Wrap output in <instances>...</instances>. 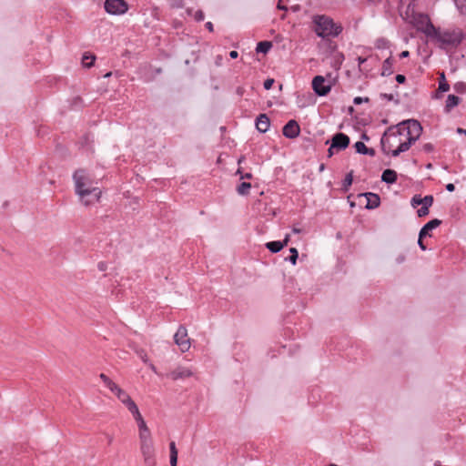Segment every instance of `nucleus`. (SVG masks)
<instances>
[{
	"label": "nucleus",
	"mask_w": 466,
	"mask_h": 466,
	"mask_svg": "<svg viewBox=\"0 0 466 466\" xmlns=\"http://www.w3.org/2000/svg\"><path fill=\"white\" fill-rule=\"evenodd\" d=\"M423 19L426 23V26L420 27L421 32L424 33L427 37L437 42L441 48L457 47L462 42L464 35L461 29L456 28L441 31L440 28H436L433 25L430 17H424Z\"/></svg>",
	"instance_id": "obj_1"
},
{
	"label": "nucleus",
	"mask_w": 466,
	"mask_h": 466,
	"mask_svg": "<svg viewBox=\"0 0 466 466\" xmlns=\"http://www.w3.org/2000/svg\"><path fill=\"white\" fill-rule=\"evenodd\" d=\"M73 179L75 181L76 193L86 206L91 203V201L86 199V197L93 195L95 200H99L101 190L96 186L97 183L94 177L86 169L80 168L76 170L73 174Z\"/></svg>",
	"instance_id": "obj_2"
},
{
	"label": "nucleus",
	"mask_w": 466,
	"mask_h": 466,
	"mask_svg": "<svg viewBox=\"0 0 466 466\" xmlns=\"http://www.w3.org/2000/svg\"><path fill=\"white\" fill-rule=\"evenodd\" d=\"M408 124H403V121L398 125L391 126L386 129L380 139L381 150L384 154L389 155L395 146L403 143L401 137L407 138Z\"/></svg>",
	"instance_id": "obj_3"
},
{
	"label": "nucleus",
	"mask_w": 466,
	"mask_h": 466,
	"mask_svg": "<svg viewBox=\"0 0 466 466\" xmlns=\"http://www.w3.org/2000/svg\"><path fill=\"white\" fill-rule=\"evenodd\" d=\"M314 32L321 38L337 37L342 32V26L334 23L333 19L321 15L313 17Z\"/></svg>",
	"instance_id": "obj_4"
},
{
	"label": "nucleus",
	"mask_w": 466,
	"mask_h": 466,
	"mask_svg": "<svg viewBox=\"0 0 466 466\" xmlns=\"http://www.w3.org/2000/svg\"><path fill=\"white\" fill-rule=\"evenodd\" d=\"M403 124H408L407 139L403 143H400L395 149L391 148L390 154L392 157H398L400 153L408 151L422 133V127L418 120L407 119L403 121Z\"/></svg>",
	"instance_id": "obj_5"
},
{
	"label": "nucleus",
	"mask_w": 466,
	"mask_h": 466,
	"mask_svg": "<svg viewBox=\"0 0 466 466\" xmlns=\"http://www.w3.org/2000/svg\"><path fill=\"white\" fill-rule=\"evenodd\" d=\"M104 8L110 15H120L127 12L128 4L125 0H105Z\"/></svg>",
	"instance_id": "obj_6"
},
{
	"label": "nucleus",
	"mask_w": 466,
	"mask_h": 466,
	"mask_svg": "<svg viewBox=\"0 0 466 466\" xmlns=\"http://www.w3.org/2000/svg\"><path fill=\"white\" fill-rule=\"evenodd\" d=\"M326 78L323 76H316L313 77L311 85L315 94L319 96H327L332 87V83L325 84Z\"/></svg>",
	"instance_id": "obj_7"
},
{
	"label": "nucleus",
	"mask_w": 466,
	"mask_h": 466,
	"mask_svg": "<svg viewBox=\"0 0 466 466\" xmlns=\"http://www.w3.org/2000/svg\"><path fill=\"white\" fill-rule=\"evenodd\" d=\"M174 341L179 347L182 352H186L190 348V339L187 336V330L185 326L180 325L174 335Z\"/></svg>",
	"instance_id": "obj_8"
},
{
	"label": "nucleus",
	"mask_w": 466,
	"mask_h": 466,
	"mask_svg": "<svg viewBox=\"0 0 466 466\" xmlns=\"http://www.w3.org/2000/svg\"><path fill=\"white\" fill-rule=\"evenodd\" d=\"M331 148H336V151H341L346 149L350 143V139L348 135L338 132L334 134L330 139Z\"/></svg>",
	"instance_id": "obj_9"
},
{
	"label": "nucleus",
	"mask_w": 466,
	"mask_h": 466,
	"mask_svg": "<svg viewBox=\"0 0 466 466\" xmlns=\"http://www.w3.org/2000/svg\"><path fill=\"white\" fill-rule=\"evenodd\" d=\"M282 134L285 137L290 139L298 137L300 134V127L299 123L294 119L288 121L282 128Z\"/></svg>",
	"instance_id": "obj_10"
},
{
	"label": "nucleus",
	"mask_w": 466,
	"mask_h": 466,
	"mask_svg": "<svg viewBox=\"0 0 466 466\" xmlns=\"http://www.w3.org/2000/svg\"><path fill=\"white\" fill-rule=\"evenodd\" d=\"M140 451L146 463H151L154 456V447L152 440L140 442Z\"/></svg>",
	"instance_id": "obj_11"
},
{
	"label": "nucleus",
	"mask_w": 466,
	"mask_h": 466,
	"mask_svg": "<svg viewBox=\"0 0 466 466\" xmlns=\"http://www.w3.org/2000/svg\"><path fill=\"white\" fill-rule=\"evenodd\" d=\"M359 197H365L367 199V203L365 208L367 209H374L380 205V198L378 194L372 192H366L359 194Z\"/></svg>",
	"instance_id": "obj_12"
},
{
	"label": "nucleus",
	"mask_w": 466,
	"mask_h": 466,
	"mask_svg": "<svg viewBox=\"0 0 466 466\" xmlns=\"http://www.w3.org/2000/svg\"><path fill=\"white\" fill-rule=\"evenodd\" d=\"M193 375L192 371L185 367H177L174 370L170 371L167 374V377L170 378L172 380H177L180 379H186L189 378Z\"/></svg>",
	"instance_id": "obj_13"
},
{
	"label": "nucleus",
	"mask_w": 466,
	"mask_h": 466,
	"mask_svg": "<svg viewBox=\"0 0 466 466\" xmlns=\"http://www.w3.org/2000/svg\"><path fill=\"white\" fill-rule=\"evenodd\" d=\"M270 126V119L267 114H259L256 119V127L260 133H266Z\"/></svg>",
	"instance_id": "obj_14"
},
{
	"label": "nucleus",
	"mask_w": 466,
	"mask_h": 466,
	"mask_svg": "<svg viewBox=\"0 0 466 466\" xmlns=\"http://www.w3.org/2000/svg\"><path fill=\"white\" fill-rule=\"evenodd\" d=\"M441 224V220L433 218L427 222L420 230V238H424L427 236H431L430 231L435 229Z\"/></svg>",
	"instance_id": "obj_15"
},
{
	"label": "nucleus",
	"mask_w": 466,
	"mask_h": 466,
	"mask_svg": "<svg viewBox=\"0 0 466 466\" xmlns=\"http://www.w3.org/2000/svg\"><path fill=\"white\" fill-rule=\"evenodd\" d=\"M113 393H115L117 397V399L126 405L127 409L131 407V405L135 404V401L130 398L127 392H126L124 390L120 389L119 387L117 390H116Z\"/></svg>",
	"instance_id": "obj_16"
},
{
	"label": "nucleus",
	"mask_w": 466,
	"mask_h": 466,
	"mask_svg": "<svg viewBox=\"0 0 466 466\" xmlns=\"http://www.w3.org/2000/svg\"><path fill=\"white\" fill-rule=\"evenodd\" d=\"M398 179L397 172L393 169L387 168L381 174V181L387 184H394Z\"/></svg>",
	"instance_id": "obj_17"
},
{
	"label": "nucleus",
	"mask_w": 466,
	"mask_h": 466,
	"mask_svg": "<svg viewBox=\"0 0 466 466\" xmlns=\"http://www.w3.org/2000/svg\"><path fill=\"white\" fill-rule=\"evenodd\" d=\"M393 63L394 60L391 56L386 58L382 64L381 67V76H389L393 74Z\"/></svg>",
	"instance_id": "obj_18"
},
{
	"label": "nucleus",
	"mask_w": 466,
	"mask_h": 466,
	"mask_svg": "<svg viewBox=\"0 0 466 466\" xmlns=\"http://www.w3.org/2000/svg\"><path fill=\"white\" fill-rule=\"evenodd\" d=\"M461 102V98L455 95H449L446 100V105L444 107V111L449 113L451 111L453 107L458 106Z\"/></svg>",
	"instance_id": "obj_19"
},
{
	"label": "nucleus",
	"mask_w": 466,
	"mask_h": 466,
	"mask_svg": "<svg viewBox=\"0 0 466 466\" xmlns=\"http://www.w3.org/2000/svg\"><path fill=\"white\" fill-rule=\"evenodd\" d=\"M127 410L131 412V414L133 415L134 419L137 422V426H144V424L146 422H145L142 415L140 414L139 410H138L137 404L135 403L134 405H131V407H129V409H127Z\"/></svg>",
	"instance_id": "obj_20"
},
{
	"label": "nucleus",
	"mask_w": 466,
	"mask_h": 466,
	"mask_svg": "<svg viewBox=\"0 0 466 466\" xmlns=\"http://www.w3.org/2000/svg\"><path fill=\"white\" fill-rule=\"evenodd\" d=\"M169 462L170 466H177V449L176 447V443L174 441H171L169 443Z\"/></svg>",
	"instance_id": "obj_21"
},
{
	"label": "nucleus",
	"mask_w": 466,
	"mask_h": 466,
	"mask_svg": "<svg viewBox=\"0 0 466 466\" xmlns=\"http://www.w3.org/2000/svg\"><path fill=\"white\" fill-rule=\"evenodd\" d=\"M96 61V56L90 53H85L82 56V65L86 68H91Z\"/></svg>",
	"instance_id": "obj_22"
},
{
	"label": "nucleus",
	"mask_w": 466,
	"mask_h": 466,
	"mask_svg": "<svg viewBox=\"0 0 466 466\" xmlns=\"http://www.w3.org/2000/svg\"><path fill=\"white\" fill-rule=\"evenodd\" d=\"M272 47L270 41H260L257 44L256 52L267 54Z\"/></svg>",
	"instance_id": "obj_23"
},
{
	"label": "nucleus",
	"mask_w": 466,
	"mask_h": 466,
	"mask_svg": "<svg viewBox=\"0 0 466 466\" xmlns=\"http://www.w3.org/2000/svg\"><path fill=\"white\" fill-rule=\"evenodd\" d=\"M251 188V184L249 182H241L238 185L236 190L240 196H248L249 195V190Z\"/></svg>",
	"instance_id": "obj_24"
},
{
	"label": "nucleus",
	"mask_w": 466,
	"mask_h": 466,
	"mask_svg": "<svg viewBox=\"0 0 466 466\" xmlns=\"http://www.w3.org/2000/svg\"><path fill=\"white\" fill-rule=\"evenodd\" d=\"M138 429L140 442L146 441L147 440H152L150 431L146 423L144 424V426H138Z\"/></svg>",
	"instance_id": "obj_25"
},
{
	"label": "nucleus",
	"mask_w": 466,
	"mask_h": 466,
	"mask_svg": "<svg viewBox=\"0 0 466 466\" xmlns=\"http://www.w3.org/2000/svg\"><path fill=\"white\" fill-rule=\"evenodd\" d=\"M102 381L105 383V385L112 391L114 392L116 390H117L118 386L106 374L101 373L99 375Z\"/></svg>",
	"instance_id": "obj_26"
},
{
	"label": "nucleus",
	"mask_w": 466,
	"mask_h": 466,
	"mask_svg": "<svg viewBox=\"0 0 466 466\" xmlns=\"http://www.w3.org/2000/svg\"><path fill=\"white\" fill-rule=\"evenodd\" d=\"M352 182H353V170L349 172L346 175L345 178L343 179L342 187H341L342 191H344V192L349 191L350 186L352 185Z\"/></svg>",
	"instance_id": "obj_27"
},
{
	"label": "nucleus",
	"mask_w": 466,
	"mask_h": 466,
	"mask_svg": "<svg viewBox=\"0 0 466 466\" xmlns=\"http://www.w3.org/2000/svg\"><path fill=\"white\" fill-rule=\"evenodd\" d=\"M266 248L271 253H278L283 248V244L280 241H269L266 243Z\"/></svg>",
	"instance_id": "obj_28"
},
{
	"label": "nucleus",
	"mask_w": 466,
	"mask_h": 466,
	"mask_svg": "<svg viewBox=\"0 0 466 466\" xmlns=\"http://www.w3.org/2000/svg\"><path fill=\"white\" fill-rule=\"evenodd\" d=\"M450 85L448 84L444 73L441 74L440 80H439V86H438V92L439 93H444L449 91Z\"/></svg>",
	"instance_id": "obj_29"
},
{
	"label": "nucleus",
	"mask_w": 466,
	"mask_h": 466,
	"mask_svg": "<svg viewBox=\"0 0 466 466\" xmlns=\"http://www.w3.org/2000/svg\"><path fill=\"white\" fill-rule=\"evenodd\" d=\"M344 61V55L342 53H338L335 57L334 61L331 63L332 67L335 68V70H339L342 65V62Z\"/></svg>",
	"instance_id": "obj_30"
},
{
	"label": "nucleus",
	"mask_w": 466,
	"mask_h": 466,
	"mask_svg": "<svg viewBox=\"0 0 466 466\" xmlns=\"http://www.w3.org/2000/svg\"><path fill=\"white\" fill-rule=\"evenodd\" d=\"M289 252L290 255L286 258V260H289L292 265H296L299 258V251L296 248H290Z\"/></svg>",
	"instance_id": "obj_31"
},
{
	"label": "nucleus",
	"mask_w": 466,
	"mask_h": 466,
	"mask_svg": "<svg viewBox=\"0 0 466 466\" xmlns=\"http://www.w3.org/2000/svg\"><path fill=\"white\" fill-rule=\"evenodd\" d=\"M354 148L357 153L364 155L368 149V147L362 141H358L354 144Z\"/></svg>",
	"instance_id": "obj_32"
},
{
	"label": "nucleus",
	"mask_w": 466,
	"mask_h": 466,
	"mask_svg": "<svg viewBox=\"0 0 466 466\" xmlns=\"http://www.w3.org/2000/svg\"><path fill=\"white\" fill-rule=\"evenodd\" d=\"M422 197L420 195H414L411 198L410 204L413 208L422 206Z\"/></svg>",
	"instance_id": "obj_33"
},
{
	"label": "nucleus",
	"mask_w": 466,
	"mask_h": 466,
	"mask_svg": "<svg viewBox=\"0 0 466 466\" xmlns=\"http://www.w3.org/2000/svg\"><path fill=\"white\" fill-rule=\"evenodd\" d=\"M236 175H239L240 179H251L253 175L249 172L243 173L242 168L239 167L236 171Z\"/></svg>",
	"instance_id": "obj_34"
},
{
	"label": "nucleus",
	"mask_w": 466,
	"mask_h": 466,
	"mask_svg": "<svg viewBox=\"0 0 466 466\" xmlns=\"http://www.w3.org/2000/svg\"><path fill=\"white\" fill-rule=\"evenodd\" d=\"M453 87L457 93H460V94L466 93V84L463 82L456 83Z\"/></svg>",
	"instance_id": "obj_35"
},
{
	"label": "nucleus",
	"mask_w": 466,
	"mask_h": 466,
	"mask_svg": "<svg viewBox=\"0 0 466 466\" xmlns=\"http://www.w3.org/2000/svg\"><path fill=\"white\" fill-rule=\"evenodd\" d=\"M434 198L432 195H426L422 198V206H427L429 208L433 204Z\"/></svg>",
	"instance_id": "obj_36"
},
{
	"label": "nucleus",
	"mask_w": 466,
	"mask_h": 466,
	"mask_svg": "<svg viewBox=\"0 0 466 466\" xmlns=\"http://www.w3.org/2000/svg\"><path fill=\"white\" fill-rule=\"evenodd\" d=\"M417 214L419 218L427 216L429 214V208L427 206H421V208L417 210Z\"/></svg>",
	"instance_id": "obj_37"
},
{
	"label": "nucleus",
	"mask_w": 466,
	"mask_h": 466,
	"mask_svg": "<svg viewBox=\"0 0 466 466\" xmlns=\"http://www.w3.org/2000/svg\"><path fill=\"white\" fill-rule=\"evenodd\" d=\"M424 17H429V16L426 15H420L419 19L417 20L418 30H420V31H421L420 27L426 26V23L424 22V19H423Z\"/></svg>",
	"instance_id": "obj_38"
},
{
	"label": "nucleus",
	"mask_w": 466,
	"mask_h": 466,
	"mask_svg": "<svg viewBox=\"0 0 466 466\" xmlns=\"http://www.w3.org/2000/svg\"><path fill=\"white\" fill-rule=\"evenodd\" d=\"M275 83V80L273 78H268L264 81L263 86L266 90H269L273 84Z\"/></svg>",
	"instance_id": "obj_39"
},
{
	"label": "nucleus",
	"mask_w": 466,
	"mask_h": 466,
	"mask_svg": "<svg viewBox=\"0 0 466 466\" xmlns=\"http://www.w3.org/2000/svg\"><path fill=\"white\" fill-rule=\"evenodd\" d=\"M422 150L426 153H431L434 151V146L431 143H425L422 146Z\"/></svg>",
	"instance_id": "obj_40"
},
{
	"label": "nucleus",
	"mask_w": 466,
	"mask_h": 466,
	"mask_svg": "<svg viewBox=\"0 0 466 466\" xmlns=\"http://www.w3.org/2000/svg\"><path fill=\"white\" fill-rule=\"evenodd\" d=\"M370 101V98L369 97H361V96H356L354 99H353V103L355 105H360L362 104L363 102L365 103H368Z\"/></svg>",
	"instance_id": "obj_41"
},
{
	"label": "nucleus",
	"mask_w": 466,
	"mask_h": 466,
	"mask_svg": "<svg viewBox=\"0 0 466 466\" xmlns=\"http://www.w3.org/2000/svg\"><path fill=\"white\" fill-rule=\"evenodd\" d=\"M194 18L196 21L198 22H201L204 20L205 18V15L203 13L202 10H198L196 13H195V15H194Z\"/></svg>",
	"instance_id": "obj_42"
},
{
	"label": "nucleus",
	"mask_w": 466,
	"mask_h": 466,
	"mask_svg": "<svg viewBox=\"0 0 466 466\" xmlns=\"http://www.w3.org/2000/svg\"><path fill=\"white\" fill-rule=\"evenodd\" d=\"M82 104H83V99L80 96H76L73 99V106L81 107Z\"/></svg>",
	"instance_id": "obj_43"
},
{
	"label": "nucleus",
	"mask_w": 466,
	"mask_h": 466,
	"mask_svg": "<svg viewBox=\"0 0 466 466\" xmlns=\"http://www.w3.org/2000/svg\"><path fill=\"white\" fill-rule=\"evenodd\" d=\"M324 77L326 78V81H328V84L331 82L332 86L335 84L337 80V76H333L332 73H328Z\"/></svg>",
	"instance_id": "obj_44"
},
{
	"label": "nucleus",
	"mask_w": 466,
	"mask_h": 466,
	"mask_svg": "<svg viewBox=\"0 0 466 466\" xmlns=\"http://www.w3.org/2000/svg\"><path fill=\"white\" fill-rule=\"evenodd\" d=\"M395 79L396 81L399 83V84H404L406 82V76L404 75H401V74H398L396 76H395Z\"/></svg>",
	"instance_id": "obj_45"
},
{
	"label": "nucleus",
	"mask_w": 466,
	"mask_h": 466,
	"mask_svg": "<svg viewBox=\"0 0 466 466\" xmlns=\"http://www.w3.org/2000/svg\"><path fill=\"white\" fill-rule=\"evenodd\" d=\"M418 245L420 247V248L421 250H426L427 249V247L425 246L424 242H423V238H420V235L419 234V238H418Z\"/></svg>",
	"instance_id": "obj_46"
},
{
	"label": "nucleus",
	"mask_w": 466,
	"mask_h": 466,
	"mask_svg": "<svg viewBox=\"0 0 466 466\" xmlns=\"http://www.w3.org/2000/svg\"><path fill=\"white\" fill-rule=\"evenodd\" d=\"M380 97L387 99L388 101H392L394 99V96L392 94H386V93H381Z\"/></svg>",
	"instance_id": "obj_47"
},
{
	"label": "nucleus",
	"mask_w": 466,
	"mask_h": 466,
	"mask_svg": "<svg viewBox=\"0 0 466 466\" xmlns=\"http://www.w3.org/2000/svg\"><path fill=\"white\" fill-rule=\"evenodd\" d=\"M97 268H98V269H99L100 271H105V270H106V268H107V265H106V262L101 261V262H99V263H98Z\"/></svg>",
	"instance_id": "obj_48"
},
{
	"label": "nucleus",
	"mask_w": 466,
	"mask_h": 466,
	"mask_svg": "<svg viewBox=\"0 0 466 466\" xmlns=\"http://www.w3.org/2000/svg\"><path fill=\"white\" fill-rule=\"evenodd\" d=\"M139 357L141 358V360H143V362L145 363H147V353L144 351V350H141L139 352Z\"/></svg>",
	"instance_id": "obj_49"
},
{
	"label": "nucleus",
	"mask_w": 466,
	"mask_h": 466,
	"mask_svg": "<svg viewBox=\"0 0 466 466\" xmlns=\"http://www.w3.org/2000/svg\"><path fill=\"white\" fill-rule=\"evenodd\" d=\"M236 93L239 96H242L245 93V88L243 86H238L237 89H236Z\"/></svg>",
	"instance_id": "obj_50"
},
{
	"label": "nucleus",
	"mask_w": 466,
	"mask_h": 466,
	"mask_svg": "<svg viewBox=\"0 0 466 466\" xmlns=\"http://www.w3.org/2000/svg\"><path fill=\"white\" fill-rule=\"evenodd\" d=\"M446 190L449 192H453L455 190V186L452 183H449L446 185Z\"/></svg>",
	"instance_id": "obj_51"
},
{
	"label": "nucleus",
	"mask_w": 466,
	"mask_h": 466,
	"mask_svg": "<svg viewBox=\"0 0 466 466\" xmlns=\"http://www.w3.org/2000/svg\"><path fill=\"white\" fill-rule=\"evenodd\" d=\"M376 154L375 150L371 147H368L366 153L364 155H368V156H370V157H374Z\"/></svg>",
	"instance_id": "obj_52"
},
{
	"label": "nucleus",
	"mask_w": 466,
	"mask_h": 466,
	"mask_svg": "<svg viewBox=\"0 0 466 466\" xmlns=\"http://www.w3.org/2000/svg\"><path fill=\"white\" fill-rule=\"evenodd\" d=\"M284 0H279L278 2V5L277 7L279 9V10H284V11H287L288 10V7L284 5H281V2H283Z\"/></svg>",
	"instance_id": "obj_53"
},
{
	"label": "nucleus",
	"mask_w": 466,
	"mask_h": 466,
	"mask_svg": "<svg viewBox=\"0 0 466 466\" xmlns=\"http://www.w3.org/2000/svg\"><path fill=\"white\" fill-rule=\"evenodd\" d=\"M206 28L209 31V32H213L214 30V26H213V24L211 22H207L206 25H205Z\"/></svg>",
	"instance_id": "obj_54"
},
{
	"label": "nucleus",
	"mask_w": 466,
	"mask_h": 466,
	"mask_svg": "<svg viewBox=\"0 0 466 466\" xmlns=\"http://www.w3.org/2000/svg\"><path fill=\"white\" fill-rule=\"evenodd\" d=\"M409 56H410V52H409L408 50H404V51H402V52L399 55L400 58H406V57H408Z\"/></svg>",
	"instance_id": "obj_55"
},
{
	"label": "nucleus",
	"mask_w": 466,
	"mask_h": 466,
	"mask_svg": "<svg viewBox=\"0 0 466 466\" xmlns=\"http://www.w3.org/2000/svg\"><path fill=\"white\" fill-rule=\"evenodd\" d=\"M357 60H358V63H359V66H360L362 64H364L367 61V58L366 57H362V56H359Z\"/></svg>",
	"instance_id": "obj_56"
},
{
	"label": "nucleus",
	"mask_w": 466,
	"mask_h": 466,
	"mask_svg": "<svg viewBox=\"0 0 466 466\" xmlns=\"http://www.w3.org/2000/svg\"><path fill=\"white\" fill-rule=\"evenodd\" d=\"M334 150H336V148H331L330 145L329 147L328 148V157H331L334 155Z\"/></svg>",
	"instance_id": "obj_57"
},
{
	"label": "nucleus",
	"mask_w": 466,
	"mask_h": 466,
	"mask_svg": "<svg viewBox=\"0 0 466 466\" xmlns=\"http://www.w3.org/2000/svg\"><path fill=\"white\" fill-rule=\"evenodd\" d=\"M229 56H230L232 59H235V58H237V57L238 56V53L237 51H235V50L230 51V53H229Z\"/></svg>",
	"instance_id": "obj_58"
},
{
	"label": "nucleus",
	"mask_w": 466,
	"mask_h": 466,
	"mask_svg": "<svg viewBox=\"0 0 466 466\" xmlns=\"http://www.w3.org/2000/svg\"><path fill=\"white\" fill-rule=\"evenodd\" d=\"M289 241V235H287V236L285 237V238H284L282 241H280V242H281V244H283V248H284V247H286V246L288 245Z\"/></svg>",
	"instance_id": "obj_59"
},
{
	"label": "nucleus",
	"mask_w": 466,
	"mask_h": 466,
	"mask_svg": "<svg viewBox=\"0 0 466 466\" xmlns=\"http://www.w3.org/2000/svg\"><path fill=\"white\" fill-rule=\"evenodd\" d=\"M456 5L459 6L461 5V7L466 5V0H454Z\"/></svg>",
	"instance_id": "obj_60"
},
{
	"label": "nucleus",
	"mask_w": 466,
	"mask_h": 466,
	"mask_svg": "<svg viewBox=\"0 0 466 466\" xmlns=\"http://www.w3.org/2000/svg\"><path fill=\"white\" fill-rule=\"evenodd\" d=\"M246 160V157L244 155H242L238 160V166H240L244 161Z\"/></svg>",
	"instance_id": "obj_61"
},
{
	"label": "nucleus",
	"mask_w": 466,
	"mask_h": 466,
	"mask_svg": "<svg viewBox=\"0 0 466 466\" xmlns=\"http://www.w3.org/2000/svg\"><path fill=\"white\" fill-rule=\"evenodd\" d=\"M106 437L107 439L108 445H110L113 441V437L109 434H106Z\"/></svg>",
	"instance_id": "obj_62"
},
{
	"label": "nucleus",
	"mask_w": 466,
	"mask_h": 466,
	"mask_svg": "<svg viewBox=\"0 0 466 466\" xmlns=\"http://www.w3.org/2000/svg\"><path fill=\"white\" fill-rule=\"evenodd\" d=\"M457 133L466 135V129L461 128V127H458L457 128Z\"/></svg>",
	"instance_id": "obj_63"
},
{
	"label": "nucleus",
	"mask_w": 466,
	"mask_h": 466,
	"mask_svg": "<svg viewBox=\"0 0 466 466\" xmlns=\"http://www.w3.org/2000/svg\"><path fill=\"white\" fill-rule=\"evenodd\" d=\"M361 138H362L363 140H366V141H368V140L370 139V137H368V135H367L366 133H363V134L361 135Z\"/></svg>",
	"instance_id": "obj_64"
}]
</instances>
